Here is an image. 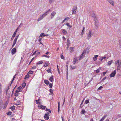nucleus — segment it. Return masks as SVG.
Masks as SVG:
<instances>
[{"mask_svg": "<svg viewBox=\"0 0 121 121\" xmlns=\"http://www.w3.org/2000/svg\"><path fill=\"white\" fill-rule=\"evenodd\" d=\"M115 65L117 66V69L120 70L121 69V61L120 60H117L115 62Z\"/></svg>", "mask_w": 121, "mask_h": 121, "instance_id": "obj_1", "label": "nucleus"}, {"mask_svg": "<svg viewBox=\"0 0 121 121\" xmlns=\"http://www.w3.org/2000/svg\"><path fill=\"white\" fill-rule=\"evenodd\" d=\"M94 34L93 31L91 30H90L87 34V39L89 40L93 35Z\"/></svg>", "mask_w": 121, "mask_h": 121, "instance_id": "obj_2", "label": "nucleus"}, {"mask_svg": "<svg viewBox=\"0 0 121 121\" xmlns=\"http://www.w3.org/2000/svg\"><path fill=\"white\" fill-rule=\"evenodd\" d=\"M21 88L22 87L20 86L18 87V89L16 91L15 93V96H18V95L19 93V91H21Z\"/></svg>", "mask_w": 121, "mask_h": 121, "instance_id": "obj_3", "label": "nucleus"}, {"mask_svg": "<svg viewBox=\"0 0 121 121\" xmlns=\"http://www.w3.org/2000/svg\"><path fill=\"white\" fill-rule=\"evenodd\" d=\"M47 15L45 13L42 14L41 16H40L38 19V21H39L43 19L45 16Z\"/></svg>", "mask_w": 121, "mask_h": 121, "instance_id": "obj_4", "label": "nucleus"}, {"mask_svg": "<svg viewBox=\"0 0 121 121\" xmlns=\"http://www.w3.org/2000/svg\"><path fill=\"white\" fill-rule=\"evenodd\" d=\"M90 15L92 17L95 18V19H96V18L95 17V13L93 11H91L90 13Z\"/></svg>", "mask_w": 121, "mask_h": 121, "instance_id": "obj_5", "label": "nucleus"}, {"mask_svg": "<svg viewBox=\"0 0 121 121\" xmlns=\"http://www.w3.org/2000/svg\"><path fill=\"white\" fill-rule=\"evenodd\" d=\"M49 114L48 112L45 114V115L44 116V117L45 120H48L49 119Z\"/></svg>", "mask_w": 121, "mask_h": 121, "instance_id": "obj_6", "label": "nucleus"}, {"mask_svg": "<svg viewBox=\"0 0 121 121\" xmlns=\"http://www.w3.org/2000/svg\"><path fill=\"white\" fill-rule=\"evenodd\" d=\"M56 14V13L54 11L52 12L51 15V19H52L53 18Z\"/></svg>", "mask_w": 121, "mask_h": 121, "instance_id": "obj_7", "label": "nucleus"}, {"mask_svg": "<svg viewBox=\"0 0 121 121\" xmlns=\"http://www.w3.org/2000/svg\"><path fill=\"white\" fill-rule=\"evenodd\" d=\"M12 54L13 55L15 54L16 52V49L15 48H13L12 50Z\"/></svg>", "mask_w": 121, "mask_h": 121, "instance_id": "obj_8", "label": "nucleus"}, {"mask_svg": "<svg viewBox=\"0 0 121 121\" xmlns=\"http://www.w3.org/2000/svg\"><path fill=\"white\" fill-rule=\"evenodd\" d=\"M116 74V71L115 70L110 74V77H113Z\"/></svg>", "mask_w": 121, "mask_h": 121, "instance_id": "obj_9", "label": "nucleus"}, {"mask_svg": "<svg viewBox=\"0 0 121 121\" xmlns=\"http://www.w3.org/2000/svg\"><path fill=\"white\" fill-rule=\"evenodd\" d=\"M62 31V32L63 34L65 35H66L67 33V31L65 30L64 29H62L61 30Z\"/></svg>", "mask_w": 121, "mask_h": 121, "instance_id": "obj_10", "label": "nucleus"}, {"mask_svg": "<svg viewBox=\"0 0 121 121\" xmlns=\"http://www.w3.org/2000/svg\"><path fill=\"white\" fill-rule=\"evenodd\" d=\"M108 2H109L111 4H112L113 6L114 5V1L113 0H107Z\"/></svg>", "mask_w": 121, "mask_h": 121, "instance_id": "obj_11", "label": "nucleus"}, {"mask_svg": "<svg viewBox=\"0 0 121 121\" xmlns=\"http://www.w3.org/2000/svg\"><path fill=\"white\" fill-rule=\"evenodd\" d=\"M39 107L40 109H42L43 110H44L46 108L45 106H44L42 105L40 106Z\"/></svg>", "mask_w": 121, "mask_h": 121, "instance_id": "obj_12", "label": "nucleus"}, {"mask_svg": "<svg viewBox=\"0 0 121 121\" xmlns=\"http://www.w3.org/2000/svg\"><path fill=\"white\" fill-rule=\"evenodd\" d=\"M76 9L73 8L72 11V14H75L76 13Z\"/></svg>", "mask_w": 121, "mask_h": 121, "instance_id": "obj_13", "label": "nucleus"}, {"mask_svg": "<svg viewBox=\"0 0 121 121\" xmlns=\"http://www.w3.org/2000/svg\"><path fill=\"white\" fill-rule=\"evenodd\" d=\"M48 34H45L44 33H42L39 36V37H42L43 36H48Z\"/></svg>", "mask_w": 121, "mask_h": 121, "instance_id": "obj_14", "label": "nucleus"}, {"mask_svg": "<svg viewBox=\"0 0 121 121\" xmlns=\"http://www.w3.org/2000/svg\"><path fill=\"white\" fill-rule=\"evenodd\" d=\"M16 33V31H15L11 38V40H13V39L14 37H15V36Z\"/></svg>", "mask_w": 121, "mask_h": 121, "instance_id": "obj_15", "label": "nucleus"}, {"mask_svg": "<svg viewBox=\"0 0 121 121\" xmlns=\"http://www.w3.org/2000/svg\"><path fill=\"white\" fill-rule=\"evenodd\" d=\"M95 26H96V27L97 28L98 27V20H97L96 19L95 20Z\"/></svg>", "mask_w": 121, "mask_h": 121, "instance_id": "obj_16", "label": "nucleus"}, {"mask_svg": "<svg viewBox=\"0 0 121 121\" xmlns=\"http://www.w3.org/2000/svg\"><path fill=\"white\" fill-rule=\"evenodd\" d=\"M78 61V59L77 57H75L73 61V64H75L76 63V62Z\"/></svg>", "mask_w": 121, "mask_h": 121, "instance_id": "obj_17", "label": "nucleus"}, {"mask_svg": "<svg viewBox=\"0 0 121 121\" xmlns=\"http://www.w3.org/2000/svg\"><path fill=\"white\" fill-rule=\"evenodd\" d=\"M9 86H8L7 88V89L5 90L4 91V94H5L6 95H7L8 91L9 90Z\"/></svg>", "mask_w": 121, "mask_h": 121, "instance_id": "obj_18", "label": "nucleus"}, {"mask_svg": "<svg viewBox=\"0 0 121 121\" xmlns=\"http://www.w3.org/2000/svg\"><path fill=\"white\" fill-rule=\"evenodd\" d=\"M2 86L1 84L0 83V96H1V94L2 93Z\"/></svg>", "mask_w": 121, "mask_h": 121, "instance_id": "obj_19", "label": "nucleus"}, {"mask_svg": "<svg viewBox=\"0 0 121 121\" xmlns=\"http://www.w3.org/2000/svg\"><path fill=\"white\" fill-rule=\"evenodd\" d=\"M69 19V17H67L65 18L64 19V20L62 22V23H64L66 21H68Z\"/></svg>", "mask_w": 121, "mask_h": 121, "instance_id": "obj_20", "label": "nucleus"}, {"mask_svg": "<svg viewBox=\"0 0 121 121\" xmlns=\"http://www.w3.org/2000/svg\"><path fill=\"white\" fill-rule=\"evenodd\" d=\"M98 56V55H95V56L94 57H93V60L94 61H96L97 58Z\"/></svg>", "mask_w": 121, "mask_h": 121, "instance_id": "obj_21", "label": "nucleus"}, {"mask_svg": "<svg viewBox=\"0 0 121 121\" xmlns=\"http://www.w3.org/2000/svg\"><path fill=\"white\" fill-rule=\"evenodd\" d=\"M49 62L48 61L47 62L46 61L45 63V64L44 65V66L46 67L48 65V63Z\"/></svg>", "mask_w": 121, "mask_h": 121, "instance_id": "obj_22", "label": "nucleus"}, {"mask_svg": "<svg viewBox=\"0 0 121 121\" xmlns=\"http://www.w3.org/2000/svg\"><path fill=\"white\" fill-rule=\"evenodd\" d=\"M112 63V60L108 61L107 64L108 65H110Z\"/></svg>", "mask_w": 121, "mask_h": 121, "instance_id": "obj_23", "label": "nucleus"}, {"mask_svg": "<svg viewBox=\"0 0 121 121\" xmlns=\"http://www.w3.org/2000/svg\"><path fill=\"white\" fill-rule=\"evenodd\" d=\"M67 46H69L70 44V41L69 39H68L67 40Z\"/></svg>", "mask_w": 121, "mask_h": 121, "instance_id": "obj_24", "label": "nucleus"}, {"mask_svg": "<svg viewBox=\"0 0 121 121\" xmlns=\"http://www.w3.org/2000/svg\"><path fill=\"white\" fill-rule=\"evenodd\" d=\"M86 112V111L84 109H82L81 111V113L82 114H84Z\"/></svg>", "mask_w": 121, "mask_h": 121, "instance_id": "obj_25", "label": "nucleus"}, {"mask_svg": "<svg viewBox=\"0 0 121 121\" xmlns=\"http://www.w3.org/2000/svg\"><path fill=\"white\" fill-rule=\"evenodd\" d=\"M51 68H48V69H47L46 70V71H47L48 73H51Z\"/></svg>", "mask_w": 121, "mask_h": 121, "instance_id": "obj_26", "label": "nucleus"}, {"mask_svg": "<svg viewBox=\"0 0 121 121\" xmlns=\"http://www.w3.org/2000/svg\"><path fill=\"white\" fill-rule=\"evenodd\" d=\"M43 63V62L42 61H39L36 63L37 65H39L42 64Z\"/></svg>", "mask_w": 121, "mask_h": 121, "instance_id": "obj_27", "label": "nucleus"}, {"mask_svg": "<svg viewBox=\"0 0 121 121\" xmlns=\"http://www.w3.org/2000/svg\"><path fill=\"white\" fill-rule=\"evenodd\" d=\"M106 58V56H104L103 57H100L99 58V60H100L102 61V60L103 59Z\"/></svg>", "mask_w": 121, "mask_h": 121, "instance_id": "obj_28", "label": "nucleus"}, {"mask_svg": "<svg viewBox=\"0 0 121 121\" xmlns=\"http://www.w3.org/2000/svg\"><path fill=\"white\" fill-rule=\"evenodd\" d=\"M84 54H83L82 53L81 55V56L79 57V58L80 60H81L82 58L83 57V56H84Z\"/></svg>", "mask_w": 121, "mask_h": 121, "instance_id": "obj_29", "label": "nucleus"}, {"mask_svg": "<svg viewBox=\"0 0 121 121\" xmlns=\"http://www.w3.org/2000/svg\"><path fill=\"white\" fill-rule=\"evenodd\" d=\"M65 24L68 26V27H72L71 25H69L68 23H67Z\"/></svg>", "mask_w": 121, "mask_h": 121, "instance_id": "obj_30", "label": "nucleus"}, {"mask_svg": "<svg viewBox=\"0 0 121 121\" xmlns=\"http://www.w3.org/2000/svg\"><path fill=\"white\" fill-rule=\"evenodd\" d=\"M44 82L46 84H48L49 83V82L48 80H46L44 81Z\"/></svg>", "mask_w": 121, "mask_h": 121, "instance_id": "obj_31", "label": "nucleus"}, {"mask_svg": "<svg viewBox=\"0 0 121 121\" xmlns=\"http://www.w3.org/2000/svg\"><path fill=\"white\" fill-rule=\"evenodd\" d=\"M15 107L14 106H12L11 107H10V108L12 110H13L15 109Z\"/></svg>", "mask_w": 121, "mask_h": 121, "instance_id": "obj_32", "label": "nucleus"}, {"mask_svg": "<svg viewBox=\"0 0 121 121\" xmlns=\"http://www.w3.org/2000/svg\"><path fill=\"white\" fill-rule=\"evenodd\" d=\"M21 102L19 101H17L16 103V105H20L21 104Z\"/></svg>", "mask_w": 121, "mask_h": 121, "instance_id": "obj_33", "label": "nucleus"}, {"mask_svg": "<svg viewBox=\"0 0 121 121\" xmlns=\"http://www.w3.org/2000/svg\"><path fill=\"white\" fill-rule=\"evenodd\" d=\"M70 67L72 68V69H74L76 68V66H74L72 65H70Z\"/></svg>", "mask_w": 121, "mask_h": 121, "instance_id": "obj_34", "label": "nucleus"}, {"mask_svg": "<svg viewBox=\"0 0 121 121\" xmlns=\"http://www.w3.org/2000/svg\"><path fill=\"white\" fill-rule=\"evenodd\" d=\"M16 41H14H14H13V43L12 45V47H13L14 46V45H15V44L16 43Z\"/></svg>", "mask_w": 121, "mask_h": 121, "instance_id": "obj_35", "label": "nucleus"}, {"mask_svg": "<svg viewBox=\"0 0 121 121\" xmlns=\"http://www.w3.org/2000/svg\"><path fill=\"white\" fill-rule=\"evenodd\" d=\"M52 77L53 76H51V77H50L49 79L50 81L51 82H52L53 81V78H52Z\"/></svg>", "mask_w": 121, "mask_h": 121, "instance_id": "obj_36", "label": "nucleus"}, {"mask_svg": "<svg viewBox=\"0 0 121 121\" xmlns=\"http://www.w3.org/2000/svg\"><path fill=\"white\" fill-rule=\"evenodd\" d=\"M107 115H104L102 118V119H103L104 120L105 119V118L107 116Z\"/></svg>", "mask_w": 121, "mask_h": 121, "instance_id": "obj_37", "label": "nucleus"}, {"mask_svg": "<svg viewBox=\"0 0 121 121\" xmlns=\"http://www.w3.org/2000/svg\"><path fill=\"white\" fill-rule=\"evenodd\" d=\"M51 9H49V10L47 11L45 13H46L47 14V15L48 13H49V12H50L51 11Z\"/></svg>", "mask_w": 121, "mask_h": 121, "instance_id": "obj_38", "label": "nucleus"}, {"mask_svg": "<svg viewBox=\"0 0 121 121\" xmlns=\"http://www.w3.org/2000/svg\"><path fill=\"white\" fill-rule=\"evenodd\" d=\"M85 28L84 27L83 28V30L82 31V33L81 34V35H83V34L84 33V30H85Z\"/></svg>", "mask_w": 121, "mask_h": 121, "instance_id": "obj_39", "label": "nucleus"}, {"mask_svg": "<svg viewBox=\"0 0 121 121\" xmlns=\"http://www.w3.org/2000/svg\"><path fill=\"white\" fill-rule=\"evenodd\" d=\"M73 47H71L70 48V50L71 53H72V52L73 51Z\"/></svg>", "mask_w": 121, "mask_h": 121, "instance_id": "obj_40", "label": "nucleus"}, {"mask_svg": "<svg viewBox=\"0 0 121 121\" xmlns=\"http://www.w3.org/2000/svg\"><path fill=\"white\" fill-rule=\"evenodd\" d=\"M47 57L48 58H49L50 57V56H47V55H43L42 56V57Z\"/></svg>", "mask_w": 121, "mask_h": 121, "instance_id": "obj_41", "label": "nucleus"}, {"mask_svg": "<svg viewBox=\"0 0 121 121\" xmlns=\"http://www.w3.org/2000/svg\"><path fill=\"white\" fill-rule=\"evenodd\" d=\"M19 35L17 36L16 37L15 39H14V41H17V39L18 38V36Z\"/></svg>", "mask_w": 121, "mask_h": 121, "instance_id": "obj_42", "label": "nucleus"}, {"mask_svg": "<svg viewBox=\"0 0 121 121\" xmlns=\"http://www.w3.org/2000/svg\"><path fill=\"white\" fill-rule=\"evenodd\" d=\"M46 111H48L49 112L51 113V110H49V109H47V108H46Z\"/></svg>", "mask_w": 121, "mask_h": 121, "instance_id": "obj_43", "label": "nucleus"}, {"mask_svg": "<svg viewBox=\"0 0 121 121\" xmlns=\"http://www.w3.org/2000/svg\"><path fill=\"white\" fill-rule=\"evenodd\" d=\"M26 85V83H24L22 84V86L23 87H25V86Z\"/></svg>", "mask_w": 121, "mask_h": 121, "instance_id": "obj_44", "label": "nucleus"}, {"mask_svg": "<svg viewBox=\"0 0 121 121\" xmlns=\"http://www.w3.org/2000/svg\"><path fill=\"white\" fill-rule=\"evenodd\" d=\"M100 68H99V69H97L96 70V73H98L99 72V71L100 70Z\"/></svg>", "mask_w": 121, "mask_h": 121, "instance_id": "obj_45", "label": "nucleus"}, {"mask_svg": "<svg viewBox=\"0 0 121 121\" xmlns=\"http://www.w3.org/2000/svg\"><path fill=\"white\" fill-rule=\"evenodd\" d=\"M89 100H86L85 102L86 104H87L88 103H89Z\"/></svg>", "mask_w": 121, "mask_h": 121, "instance_id": "obj_46", "label": "nucleus"}, {"mask_svg": "<svg viewBox=\"0 0 121 121\" xmlns=\"http://www.w3.org/2000/svg\"><path fill=\"white\" fill-rule=\"evenodd\" d=\"M12 113V112H9L7 113V114L8 115H10Z\"/></svg>", "mask_w": 121, "mask_h": 121, "instance_id": "obj_47", "label": "nucleus"}, {"mask_svg": "<svg viewBox=\"0 0 121 121\" xmlns=\"http://www.w3.org/2000/svg\"><path fill=\"white\" fill-rule=\"evenodd\" d=\"M16 74H15L14 76L13 77V79L12 80V82H11V84H12V82H13V81L14 78H15V76H16Z\"/></svg>", "mask_w": 121, "mask_h": 121, "instance_id": "obj_48", "label": "nucleus"}, {"mask_svg": "<svg viewBox=\"0 0 121 121\" xmlns=\"http://www.w3.org/2000/svg\"><path fill=\"white\" fill-rule=\"evenodd\" d=\"M102 88H103V87L102 86H100L98 88V90L99 91V90H101V89Z\"/></svg>", "mask_w": 121, "mask_h": 121, "instance_id": "obj_49", "label": "nucleus"}, {"mask_svg": "<svg viewBox=\"0 0 121 121\" xmlns=\"http://www.w3.org/2000/svg\"><path fill=\"white\" fill-rule=\"evenodd\" d=\"M61 58L62 59H64L65 57H64L62 55H61Z\"/></svg>", "mask_w": 121, "mask_h": 121, "instance_id": "obj_50", "label": "nucleus"}, {"mask_svg": "<svg viewBox=\"0 0 121 121\" xmlns=\"http://www.w3.org/2000/svg\"><path fill=\"white\" fill-rule=\"evenodd\" d=\"M29 77V74H27L26 75L25 78V79H26L27 78H28Z\"/></svg>", "mask_w": 121, "mask_h": 121, "instance_id": "obj_51", "label": "nucleus"}, {"mask_svg": "<svg viewBox=\"0 0 121 121\" xmlns=\"http://www.w3.org/2000/svg\"><path fill=\"white\" fill-rule=\"evenodd\" d=\"M33 71H29L28 73L30 74H32L33 73Z\"/></svg>", "mask_w": 121, "mask_h": 121, "instance_id": "obj_52", "label": "nucleus"}, {"mask_svg": "<svg viewBox=\"0 0 121 121\" xmlns=\"http://www.w3.org/2000/svg\"><path fill=\"white\" fill-rule=\"evenodd\" d=\"M49 85L51 88H52V83H50Z\"/></svg>", "mask_w": 121, "mask_h": 121, "instance_id": "obj_53", "label": "nucleus"}, {"mask_svg": "<svg viewBox=\"0 0 121 121\" xmlns=\"http://www.w3.org/2000/svg\"><path fill=\"white\" fill-rule=\"evenodd\" d=\"M107 71L105 72H103V73L102 74H103V75L104 76H105V74L107 73Z\"/></svg>", "mask_w": 121, "mask_h": 121, "instance_id": "obj_54", "label": "nucleus"}, {"mask_svg": "<svg viewBox=\"0 0 121 121\" xmlns=\"http://www.w3.org/2000/svg\"><path fill=\"white\" fill-rule=\"evenodd\" d=\"M2 104L0 102V110L1 108L2 107Z\"/></svg>", "mask_w": 121, "mask_h": 121, "instance_id": "obj_55", "label": "nucleus"}, {"mask_svg": "<svg viewBox=\"0 0 121 121\" xmlns=\"http://www.w3.org/2000/svg\"><path fill=\"white\" fill-rule=\"evenodd\" d=\"M86 50H84L83 52L82 53L84 54V55H85V53H86Z\"/></svg>", "mask_w": 121, "mask_h": 121, "instance_id": "obj_56", "label": "nucleus"}, {"mask_svg": "<svg viewBox=\"0 0 121 121\" xmlns=\"http://www.w3.org/2000/svg\"><path fill=\"white\" fill-rule=\"evenodd\" d=\"M86 50H84L83 52L82 53L84 54V55H85V53H86Z\"/></svg>", "mask_w": 121, "mask_h": 121, "instance_id": "obj_57", "label": "nucleus"}, {"mask_svg": "<svg viewBox=\"0 0 121 121\" xmlns=\"http://www.w3.org/2000/svg\"><path fill=\"white\" fill-rule=\"evenodd\" d=\"M106 78V77H104L101 80L102 81H104Z\"/></svg>", "mask_w": 121, "mask_h": 121, "instance_id": "obj_58", "label": "nucleus"}, {"mask_svg": "<svg viewBox=\"0 0 121 121\" xmlns=\"http://www.w3.org/2000/svg\"><path fill=\"white\" fill-rule=\"evenodd\" d=\"M39 99H38V100H35V101H36V102L37 103V104H38V103H39L38 102H39Z\"/></svg>", "mask_w": 121, "mask_h": 121, "instance_id": "obj_59", "label": "nucleus"}, {"mask_svg": "<svg viewBox=\"0 0 121 121\" xmlns=\"http://www.w3.org/2000/svg\"><path fill=\"white\" fill-rule=\"evenodd\" d=\"M61 118H62V121H64V119L63 117L62 116L61 117Z\"/></svg>", "mask_w": 121, "mask_h": 121, "instance_id": "obj_60", "label": "nucleus"}, {"mask_svg": "<svg viewBox=\"0 0 121 121\" xmlns=\"http://www.w3.org/2000/svg\"><path fill=\"white\" fill-rule=\"evenodd\" d=\"M36 52H37L36 51H35V52H34V53H33V54H32V56L33 55L35 54L36 53Z\"/></svg>", "mask_w": 121, "mask_h": 121, "instance_id": "obj_61", "label": "nucleus"}, {"mask_svg": "<svg viewBox=\"0 0 121 121\" xmlns=\"http://www.w3.org/2000/svg\"><path fill=\"white\" fill-rule=\"evenodd\" d=\"M36 68V66H33V67L32 68V69H34Z\"/></svg>", "mask_w": 121, "mask_h": 121, "instance_id": "obj_62", "label": "nucleus"}, {"mask_svg": "<svg viewBox=\"0 0 121 121\" xmlns=\"http://www.w3.org/2000/svg\"><path fill=\"white\" fill-rule=\"evenodd\" d=\"M63 40H65L66 39V38L64 36H63Z\"/></svg>", "mask_w": 121, "mask_h": 121, "instance_id": "obj_63", "label": "nucleus"}, {"mask_svg": "<svg viewBox=\"0 0 121 121\" xmlns=\"http://www.w3.org/2000/svg\"><path fill=\"white\" fill-rule=\"evenodd\" d=\"M35 57H33L31 60L30 61V62H31L35 59Z\"/></svg>", "mask_w": 121, "mask_h": 121, "instance_id": "obj_64", "label": "nucleus"}]
</instances>
